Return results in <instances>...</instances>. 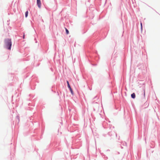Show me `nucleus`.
<instances>
[{"mask_svg":"<svg viewBox=\"0 0 160 160\" xmlns=\"http://www.w3.org/2000/svg\"><path fill=\"white\" fill-rule=\"evenodd\" d=\"M5 47L8 49L10 50L12 46V42L11 39H7L5 40Z\"/></svg>","mask_w":160,"mask_h":160,"instance_id":"1","label":"nucleus"},{"mask_svg":"<svg viewBox=\"0 0 160 160\" xmlns=\"http://www.w3.org/2000/svg\"><path fill=\"white\" fill-rule=\"evenodd\" d=\"M37 4L38 7L40 8L41 7V2L40 0H37Z\"/></svg>","mask_w":160,"mask_h":160,"instance_id":"2","label":"nucleus"},{"mask_svg":"<svg viewBox=\"0 0 160 160\" xmlns=\"http://www.w3.org/2000/svg\"><path fill=\"white\" fill-rule=\"evenodd\" d=\"M131 97L133 98H135V93H133L131 95Z\"/></svg>","mask_w":160,"mask_h":160,"instance_id":"3","label":"nucleus"},{"mask_svg":"<svg viewBox=\"0 0 160 160\" xmlns=\"http://www.w3.org/2000/svg\"><path fill=\"white\" fill-rule=\"evenodd\" d=\"M67 84H68V88H70L71 87L70 86V85L69 84V82L68 81H67Z\"/></svg>","mask_w":160,"mask_h":160,"instance_id":"4","label":"nucleus"},{"mask_svg":"<svg viewBox=\"0 0 160 160\" xmlns=\"http://www.w3.org/2000/svg\"><path fill=\"white\" fill-rule=\"evenodd\" d=\"M69 90H70V91L71 92V94L72 95H73V91H72V89L71 88H69Z\"/></svg>","mask_w":160,"mask_h":160,"instance_id":"5","label":"nucleus"},{"mask_svg":"<svg viewBox=\"0 0 160 160\" xmlns=\"http://www.w3.org/2000/svg\"><path fill=\"white\" fill-rule=\"evenodd\" d=\"M65 29L66 31V33L67 34H68L69 33V32L68 30L66 28H65Z\"/></svg>","mask_w":160,"mask_h":160,"instance_id":"6","label":"nucleus"},{"mask_svg":"<svg viewBox=\"0 0 160 160\" xmlns=\"http://www.w3.org/2000/svg\"><path fill=\"white\" fill-rule=\"evenodd\" d=\"M28 11H27L25 12V17H27L28 16Z\"/></svg>","mask_w":160,"mask_h":160,"instance_id":"7","label":"nucleus"},{"mask_svg":"<svg viewBox=\"0 0 160 160\" xmlns=\"http://www.w3.org/2000/svg\"><path fill=\"white\" fill-rule=\"evenodd\" d=\"M141 29H142V23H141Z\"/></svg>","mask_w":160,"mask_h":160,"instance_id":"8","label":"nucleus"},{"mask_svg":"<svg viewBox=\"0 0 160 160\" xmlns=\"http://www.w3.org/2000/svg\"><path fill=\"white\" fill-rule=\"evenodd\" d=\"M25 37V35L24 34L23 36V38H24Z\"/></svg>","mask_w":160,"mask_h":160,"instance_id":"9","label":"nucleus"},{"mask_svg":"<svg viewBox=\"0 0 160 160\" xmlns=\"http://www.w3.org/2000/svg\"><path fill=\"white\" fill-rule=\"evenodd\" d=\"M145 95V92H144V95Z\"/></svg>","mask_w":160,"mask_h":160,"instance_id":"10","label":"nucleus"}]
</instances>
